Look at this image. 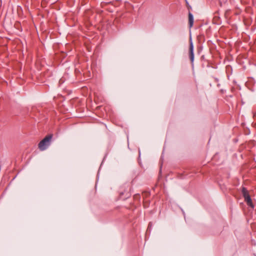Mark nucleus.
<instances>
[{"label":"nucleus","mask_w":256,"mask_h":256,"mask_svg":"<svg viewBox=\"0 0 256 256\" xmlns=\"http://www.w3.org/2000/svg\"><path fill=\"white\" fill-rule=\"evenodd\" d=\"M52 138V134L46 136L38 144V148L41 151H44L48 148L50 146V142Z\"/></svg>","instance_id":"obj_1"},{"label":"nucleus","mask_w":256,"mask_h":256,"mask_svg":"<svg viewBox=\"0 0 256 256\" xmlns=\"http://www.w3.org/2000/svg\"><path fill=\"white\" fill-rule=\"evenodd\" d=\"M242 193L247 204L248 206H250L251 208H254V206L252 204V199L248 193V190L246 188H243L242 190Z\"/></svg>","instance_id":"obj_2"},{"label":"nucleus","mask_w":256,"mask_h":256,"mask_svg":"<svg viewBox=\"0 0 256 256\" xmlns=\"http://www.w3.org/2000/svg\"><path fill=\"white\" fill-rule=\"evenodd\" d=\"M190 58L192 63H193L194 60V46L191 38H190Z\"/></svg>","instance_id":"obj_3"},{"label":"nucleus","mask_w":256,"mask_h":256,"mask_svg":"<svg viewBox=\"0 0 256 256\" xmlns=\"http://www.w3.org/2000/svg\"><path fill=\"white\" fill-rule=\"evenodd\" d=\"M188 23L190 28H192L194 24V17L192 14L190 12L188 14Z\"/></svg>","instance_id":"obj_4"}]
</instances>
